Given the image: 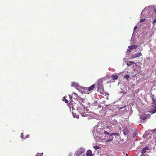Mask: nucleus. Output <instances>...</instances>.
I'll list each match as a JSON object with an SVG mask.
<instances>
[{
    "label": "nucleus",
    "instance_id": "nucleus-1",
    "mask_svg": "<svg viewBox=\"0 0 156 156\" xmlns=\"http://www.w3.org/2000/svg\"><path fill=\"white\" fill-rule=\"evenodd\" d=\"M83 108H81L79 109V112L82 116L83 117H87V116L88 114H87L85 112L86 109V107L84 106H83Z\"/></svg>",
    "mask_w": 156,
    "mask_h": 156
},
{
    "label": "nucleus",
    "instance_id": "nucleus-2",
    "mask_svg": "<svg viewBox=\"0 0 156 156\" xmlns=\"http://www.w3.org/2000/svg\"><path fill=\"white\" fill-rule=\"evenodd\" d=\"M85 151V149L81 147L78 149L76 152L75 155L76 156H79L82 153H84Z\"/></svg>",
    "mask_w": 156,
    "mask_h": 156
},
{
    "label": "nucleus",
    "instance_id": "nucleus-3",
    "mask_svg": "<svg viewBox=\"0 0 156 156\" xmlns=\"http://www.w3.org/2000/svg\"><path fill=\"white\" fill-rule=\"evenodd\" d=\"M138 47V46L136 45H132L129 46L128 47V48H129V50H128V51L129 52H131V50H133V49H136Z\"/></svg>",
    "mask_w": 156,
    "mask_h": 156
},
{
    "label": "nucleus",
    "instance_id": "nucleus-4",
    "mask_svg": "<svg viewBox=\"0 0 156 156\" xmlns=\"http://www.w3.org/2000/svg\"><path fill=\"white\" fill-rule=\"evenodd\" d=\"M98 83L97 84L98 88H97V91H99L100 88L102 87H103V86L102 85V81H98Z\"/></svg>",
    "mask_w": 156,
    "mask_h": 156
},
{
    "label": "nucleus",
    "instance_id": "nucleus-5",
    "mask_svg": "<svg viewBox=\"0 0 156 156\" xmlns=\"http://www.w3.org/2000/svg\"><path fill=\"white\" fill-rule=\"evenodd\" d=\"M147 115L145 114H143L142 115H141L140 116V118L141 119L144 120L146 119L147 117Z\"/></svg>",
    "mask_w": 156,
    "mask_h": 156
},
{
    "label": "nucleus",
    "instance_id": "nucleus-6",
    "mask_svg": "<svg viewBox=\"0 0 156 156\" xmlns=\"http://www.w3.org/2000/svg\"><path fill=\"white\" fill-rule=\"evenodd\" d=\"M149 149V148L148 147H146L142 150L141 152L142 154H144L146 152L147 150H148Z\"/></svg>",
    "mask_w": 156,
    "mask_h": 156
},
{
    "label": "nucleus",
    "instance_id": "nucleus-7",
    "mask_svg": "<svg viewBox=\"0 0 156 156\" xmlns=\"http://www.w3.org/2000/svg\"><path fill=\"white\" fill-rule=\"evenodd\" d=\"M123 134L124 135H127L129 133V130L127 128H125L123 130Z\"/></svg>",
    "mask_w": 156,
    "mask_h": 156
},
{
    "label": "nucleus",
    "instance_id": "nucleus-8",
    "mask_svg": "<svg viewBox=\"0 0 156 156\" xmlns=\"http://www.w3.org/2000/svg\"><path fill=\"white\" fill-rule=\"evenodd\" d=\"M86 156H93V154L91 151L90 150H88L87 151L86 154Z\"/></svg>",
    "mask_w": 156,
    "mask_h": 156
},
{
    "label": "nucleus",
    "instance_id": "nucleus-9",
    "mask_svg": "<svg viewBox=\"0 0 156 156\" xmlns=\"http://www.w3.org/2000/svg\"><path fill=\"white\" fill-rule=\"evenodd\" d=\"M151 98L152 99L153 104H156V98H155L154 96V95H152Z\"/></svg>",
    "mask_w": 156,
    "mask_h": 156
},
{
    "label": "nucleus",
    "instance_id": "nucleus-10",
    "mask_svg": "<svg viewBox=\"0 0 156 156\" xmlns=\"http://www.w3.org/2000/svg\"><path fill=\"white\" fill-rule=\"evenodd\" d=\"M112 78L113 80H115L118 79L119 76L117 75H112Z\"/></svg>",
    "mask_w": 156,
    "mask_h": 156
},
{
    "label": "nucleus",
    "instance_id": "nucleus-11",
    "mask_svg": "<svg viewBox=\"0 0 156 156\" xmlns=\"http://www.w3.org/2000/svg\"><path fill=\"white\" fill-rule=\"evenodd\" d=\"M104 133L105 134V135H108L109 136H112L114 135L115 134V133H111V134H110L109 132H108L107 131H104Z\"/></svg>",
    "mask_w": 156,
    "mask_h": 156
},
{
    "label": "nucleus",
    "instance_id": "nucleus-12",
    "mask_svg": "<svg viewBox=\"0 0 156 156\" xmlns=\"http://www.w3.org/2000/svg\"><path fill=\"white\" fill-rule=\"evenodd\" d=\"M95 84H93L90 87H89L88 88V90L89 91H91V90H93V89L95 87Z\"/></svg>",
    "mask_w": 156,
    "mask_h": 156
},
{
    "label": "nucleus",
    "instance_id": "nucleus-13",
    "mask_svg": "<svg viewBox=\"0 0 156 156\" xmlns=\"http://www.w3.org/2000/svg\"><path fill=\"white\" fill-rule=\"evenodd\" d=\"M100 93L101 94H104V89L103 87H102L100 88L99 91Z\"/></svg>",
    "mask_w": 156,
    "mask_h": 156
},
{
    "label": "nucleus",
    "instance_id": "nucleus-14",
    "mask_svg": "<svg viewBox=\"0 0 156 156\" xmlns=\"http://www.w3.org/2000/svg\"><path fill=\"white\" fill-rule=\"evenodd\" d=\"M152 109H153L152 111H151V112L152 114H154L156 112V105L154 106Z\"/></svg>",
    "mask_w": 156,
    "mask_h": 156
},
{
    "label": "nucleus",
    "instance_id": "nucleus-15",
    "mask_svg": "<svg viewBox=\"0 0 156 156\" xmlns=\"http://www.w3.org/2000/svg\"><path fill=\"white\" fill-rule=\"evenodd\" d=\"M133 64H136V63L134 62H133L132 61H129L127 63V65L128 66H130L132 65Z\"/></svg>",
    "mask_w": 156,
    "mask_h": 156
},
{
    "label": "nucleus",
    "instance_id": "nucleus-16",
    "mask_svg": "<svg viewBox=\"0 0 156 156\" xmlns=\"http://www.w3.org/2000/svg\"><path fill=\"white\" fill-rule=\"evenodd\" d=\"M77 99L79 100V101H80L81 102H83L84 101H85V99L83 98H82L80 97V96H79L77 98Z\"/></svg>",
    "mask_w": 156,
    "mask_h": 156
},
{
    "label": "nucleus",
    "instance_id": "nucleus-17",
    "mask_svg": "<svg viewBox=\"0 0 156 156\" xmlns=\"http://www.w3.org/2000/svg\"><path fill=\"white\" fill-rule=\"evenodd\" d=\"M138 135L137 131H134L133 134V137H135L137 136Z\"/></svg>",
    "mask_w": 156,
    "mask_h": 156
},
{
    "label": "nucleus",
    "instance_id": "nucleus-18",
    "mask_svg": "<svg viewBox=\"0 0 156 156\" xmlns=\"http://www.w3.org/2000/svg\"><path fill=\"white\" fill-rule=\"evenodd\" d=\"M136 58L139 57L142 55V53L140 52L139 53L135 54Z\"/></svg>",
    "mask_w": 156,
    "mask_h": 156
},
{
    "label": "nucleus",
    "instance_id": "nucleus-19",
    "mask_svg": "<svg viewBox=\"0 0 156 156\" xmlns=\"http://www.w3.org/2000/svg\"><path fill=\"white\" fill-rule=\"evenodd\" d=\"M129 76L128 75H126L124 76V78L126 79L127 80H128L129 79Z\"/></svg>",
    "mask_w": 156,
    "mask_h": 156
},
{
    "label": "nucleus",
    "instance_id": "nucleus-20",
    "mask_svg": "<svg viewBox=\"0 0 156 156\" xmlns=\"http://www.w3.org/2000/svg\"><path fill=\"white\" fill-rule=\"evenodd\" d=\"M113 138L112 137L111 139L109 138V139H108V140H106V142H109L111 141H112V140H113Z\"/></svg>",
    "mask_w": 156,
    "mask_h": 156
},
{
    "label": "nucleus",
    "instance_id": "nucleus-21",
    "mask_svg": "<svg viewBox=\"0 0 156 156\" xmlns=\"http://www.w3.org/2000/svg\"><path fill=\"white\" fill-rule=\"evenodd\" d=\"M145 19H146L145 18L142 19H141L140 21V22L141 23L144 22L145 20Z\"/></svg>",
    "mask_w": 156,
    "mask_h": 156
},
{
    "label": "nucleus",
    "instance_id": "nucleus-22",
    "mask_svg": "<svg viewBox=\"0 0 156 156\" xmlns=\"http://www.w3.org/2000/svg\"><path fill=\"white\" fill-rule=\"evenodd\" d=\"M73 116L74 118H78L79 117L78 115H75L74 114H73Z\"/></svg>",
    "mask_w": 156,
    "mask_h": 156
},
{
    "label": "nucleus",
    "instance_id": "nucleus-23",
    "mask_svg": "<svg viewBox=\"0 0 156 156\" xmlns=\"http://www.w3.org/2000/svg\"><path fill=\"white\" fill-rule=\"evenodd\" d=\"M76 85V83L74 82H73L71 85L72 86H75Z\"/></svg>",
    "mask_w": 156,
    "mask_h": 156
},
{
    "label": "nucleus",
    "instance_id": "nucleus-24",
    "mask_svg": "<svg viewBox=\"0 0 156 156\" xmlns=\"http://www.w3.org/2000/svg\"><path fill=\"white\" fill-rule=\"evenodd\" d=\"M73 94H74L75 96L76 97H77V98L79 96H78V95H77V94L76 93H75V92H74L73 93Z\"/></svg>",
    "mask_w": 156,
    "mask_h": 156
},
{
    "label": "nucleus",
    "instance_id": "nucleus-25",
    "mask_svg": "<svg viewBox=\"0 0 156 156\" xmlns=\"http://www.w3.org/2000/svg\"><path fill=\"white\" fill-rule=\"evenodd\" d=\"M131 58H136L135 54H134L133 55H132L131 57Z\"/></svg>",
    "mask_w": 156,
    "mask_h": 156
},
{
    "label": "nucleus",
    "instance_id": "nucleus-26",
    "mask_svg": "<svg viewBox=\"0 0 156 156\" xmlns=\"http://www.w3.org/2000/svg\"><path fill=\"white\" fill-rule=\"evenodd\" d=\"M64 101L66 103H68L69 102L66 99H65L64 100Z\"/></svg>",
    "mask_w": 156,
    "mask_h": 156
},
{
    "label": "nucleus",
    "instance_id": "nucleus-27",
    "mask_svg": "<svg viewBox=\"0 0 156 156\" xmlns=\"http://www.w3.org/2000/svg\"><path fill=\"white\" fill-rule=\"evenodd\" d=\"M94 148L95 149H97L98 148V147L97 146H95L94 147Z\"/></svg>",
    "mask_w": 156,
    "mask_h": 156
},
{
    "label": "nucleus",
    "instance_id": "nucleus-28",
    "mask_svg": "<svg viewBox=\"0 0 156 156\" xmlns=\"http://www.w3.org/2000/svg\"><path fill=\"white\" fill-rule=\"evenodd\" d=\"M156 23V18L155 19L153 22V23L154 24Z\"/></svg>",
    "mask_w": 156,
    "mask_h": 156
},
{
    "label": "nucleus",
    "instance_id": "nucleus-29",
    "mask_svg": "<svg viewBox=\"0 0 156 156\" xmlns=\"http://www.w3.org/2000/svg\"><path fill=\"white\" fill-rule=\"evenodd\" d=\"M137 26L136 25L134 28V31L137 28Z\"/></svg>",
    "mask_w": 156,
    "mask_h": 156
},
{
    "label": "nucleus",
    "instance_id": "nucleus-30",
    "mask_svg": "<svg viewBox=\"0 0 156 156\" xmlns=\"http://www.w3.org/2000/svg\"><path fill=\"white\" fill-rule=\"evenodd\" d=\"M21 137L22 139H23V133H21Z\"/></svg>",
    "mask_w": 156,
    "mask_h": 156
},
{
    "label": "nucleus",
    "instance_id": "nucleus-31",
    "mask_svg": "<svg viewBox=\"0 0 156 156\" xmlns=\"http://www.w3.org/2000/svg\"><path fill=\"white\" fill-rule=\"evenodd\" d=\"M97 103V101H95L94 102V103H93V105H94V106H95V104Z\"/></svg>",
    "mask_w": 156,
    "mask_h": 156
},
{
    "label": "nucleus",
    "instance_id": "nucleus-32",
    "mask_svg": "<svg viewBox=\"0 0 156 156\" xmlns=\"http://www.w3.org/2000/svg\"><path fill=\"white\" fill-rule=\"evenodd\" d=\"M147 59L148 60H150V59H151V58L150 57H147Z\"/></svg>",
    "mask_w": 156,
    "mask_h": 156
},
{
    "label": "nucleus",
    "instance_id": "nucleus-33",
    "mask_svg": "<svg viewBox=\"0 0 156 156\" xmlns=\"http://www.w3.org/2000/svg\"><path fill=\"white\" fill-rule=\"evenodd\" d=\"M69 97L71 99L72 98V96H71V95H69Z\"/></svg>",
    "mask_w": 156,
    "mask_h": 156
},
{
    "label": "nucleus",
    "instance_id": "nucleus-34",
    "mask_svg": "<svg viewBox=\"0 0 156 156\" xmlns=\"http://www.w3.org/2000/svg\"><path fill=\"white\" fill-rule=\"evenodd\" d=\"M140 156H145V155L144 154H142L140 155Z\"/></svg>",
    "mask_w": 156,
    "mask_h": 156
},
{
    "label": "nucleus",
    "instance_id": "nucleus-35",
    "mask_svg": "<svg viewBox=\"0 0 156 156\" xmlns=\"http://www.w3.org/2000/svg\"><path fill=\"white\" fill-rule=\"evenodd\" d=\"M29 135H27V137H26V138H28V137H29Z\"/></svg>",
    "mask_w": 156,
    "mask_h": 156
}]
</instances>
